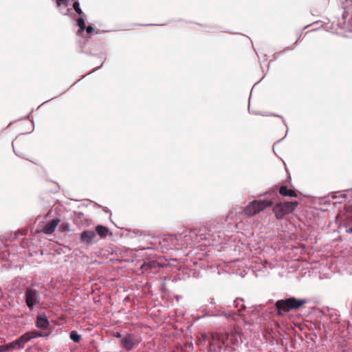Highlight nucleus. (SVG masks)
<instances>
[{
  "label": "nucleus",
  "instance_id": "f257e3e1",
  "mask_svg": "<svg viewBox=\"0 0 352 352\" xmlns=\"http://www.w3.org/2000/svg\"><path fill=\"white\" fill-rule=\"evenodd\" d=\"M211 336L212 341L219 342L224 345L226 349L230 348L232 351L236 350L235 346H239L241 339V333L236 329L230 333H213Z\"/></svg>",
  "mask_w": 352,
  "mask_h": 352
},
{
  "label": "nucleus",
  "instance_id": "f03ea898",
  "mask_svg": "<svg viewBox=\"0 0 352 352\" xmlns=\"http://www.w3.org/2000/svg\"><path fill=\"white\" fill-rule=\"evenodd\" d=\"M43 334L36 331H29L22 335L17 340L7 344L1 345V352L11 351L23 348L25 344L32 338L42 336Z\"/></svg>",
  "mask_w": 352,
  "mask_h": 352
},
{
  "label": "nucleus",
  "instance_id": "7ed1b4c3",
  "mask_svg": "<svg viewBox=\"0 0 352 352\" xmlns=\"http://www.w3.org/2000/svg\"><path fill=\"white\" fill-rule=\"evenodd\" d=\"M305 303V300L289 298L285 300H277L275 303V307L278 310L277 314L281 316L283 312H289L292 309H298Z\"/></svg>",
  "mask_w": 352,
  "mask_h": 352
},
{
  "label": "nucleus",
  "instance_id": "20e7f679",
  "mask_svg": "<svg viewBox=\"0 0 352 352\" xmlns=\"http://www.w3.org/2000/svg\"><path fill=\"white\" fill-rule=\"evenodd\" d=\"M12 147L16 155L26 158L30 147V141L25 135L21 134L12 141Z\"/></svg>",
  "mask_w": 352,
  "mask_h": 352
},
{
  "label": "nucleus",
  "instance_id": "39448f33",
  "mask_svg": "<svg viewBox=\"0 0 352 352\" xmlns=\"http://www.w3.org/2000/svg\"><path fill=\"white\" fill-rule=\"evenodd\" d=\"M298 202L285 201L278 203L273 207V212L278 219H282L286 214L292 213L298 206Z\"/></svg>",
  "mask_w": 352,
  "mask_h": 352
},
{
  "label": "nucleus",
  "instance_id": "423d86ee",
  "mask_svg": "<svg viewBox=\"0 0 352 352\" xmlns=\"http://www.w3.org/2000/svg\"><path fill=\"white\" fill-rule=\"evenodd\" d=\"M271 200H255L250 202L244 209L243 212L247 216H253L272 206Z\"/></svg>",
  "mask_w": 352,
  "mask_h": 352
},
{
  "label": "nucleus",
  "instance_id": "0eeeda50",
  "mask_svg": "<svg viewBox=\"0 0 352 352\" xmlns=\"http://www.w3.org/2000/svg\"><path fill=\"white\" fill-rule=\"evenodd\" d=\"M25 300L27 306L30 310H32L33 307L39 304L40 296L38 291L32 287H28L25 292Z\"/></svg>",
  "mask_w": 352,
  "mask_h": 352
},
{
  "label": "nucleus",
  "instance_id": "6e6552de",
  "mask_svg": "<svg viewBox=\"0 0 352 352\" xmlns=\"http://www.w3.org/2000/svg\"><path fill=\"white\" fill-rule=\"evenodd\" d=\"M195 235V242L199 243L201 241H208L210 234L208 233V229L205 227L200 228H193L189 231V237Z\"/></svg>",
  "mask_w": 352,
  "mask_h": 352
},
{
  "label": "nucleus",
  "instance_id": "1a4fd4ad",
  "mask_svg": "<svg viewBox=\"0 0 352 352\" xmlns=\"http://www.w3.org/2000/svg\"><path fill=\"white\" fill-rule=\"evenodd\" d=\"M60 222V220L58 218L54 219L45 223L38 232L47 234H52Z\"/></svg>",
  "mask_w": 352,
  "mask_h": 352
},
{
  "label": "nucleus",
  "instance_id": "9d476101",
  "mask_svg": "<svg viewBox=\"0 0 352 352\" xmlns=\"http://www.w3.org/2000/svg\"><path fill=\"white\" fill-rule=\"evenodd\" d=\"M96 236V234L94 230H85L80 234V240L84 243L90 245Z\"/></svg>",
  "mask_w": 352,
  "mask_h": 352
},
{
  "label": "nucleus",
  "instance_id": "9b49d317",
  "mask_svg": "<svg viewBox=\"0 0 352 352\" xmlns=\"http://www.w3.org/2000/svg\"><path fill=\"white\" fill-rule=\"evenodd\" d=\"M177 241L178 239L174 235L166 236L162 239L163 246H165L167 249L177 248Z\"/></svg>",
  "mask_w": 352,
  "mask_h": 352
},
{
  "label": "nucleus",
  "instance_id": "f8f14e48",
  "mask_svg": "<svg viewBox=\"0 0 352 352\" xmlns=\"http://www.w3.org/2000/svg\"><path fill=\"white\" fill-rule=\"evenodd\" d=\"M36 325L40 329H47L49 326V321L45 314H39L36 318Z\"/></svg>",
  "mask_w": 352,
  "mask_h": 352
},
{
  "label": "nucleus",
  "instance_id": "ddd939ff",
  "mask_svg": "<svg viewBox=\"0 0 352 352\" xmlns=\"http://www.w3.org/2000/svg\"><path fill=\"white\" fill-rule=\"evenodd\" d=\"M177 241V248L179 247H183L184 245H188L189 243L188 239H185L184 241H183V239H186L187 236H189V232H184L179 234L174 235Z\"/></svg>",
  "mask_w": 352,
  "mask_h": 352
},
{
  "label": "nucleus",
  "instance_id": "4468645a",
  "mask_svg": "<svg viewBox=\"0 0 352 352\" xmlns=\"http://www.w3.org/2000/svg\"><path fill=\"white\" fill-rule=\"evenodd\" d=\"M121 344L128 351L131 350L134 346L133 337L128 335L121 340Z\"/></svg>",
  "mask_w": 352,
  "mask_h": 352
},
{
  "label": "nucleus",
  "instance_id": "2eb2a0df",
  "mask_svg": "<svg viewBox=\"0 0 352 352\" xmlns=\"http://www.w3.org/2000/svg\"><path fill=\"white\" fill-rule=\"evenodd\" d=\"M279 193L284 197H297L296 192L292 189H288L285 186H281L279 188Z\"/></svg>",
  "mask_w": 352,
  "mask_h": 352
},
{
  "label": "nucleus",
  "instance_id": "dca6fc26",
  "mask_svg": "<svg viewBox=\"0 0 352 352\" xmlns=\"http://www.w3.org/2000/svg\"><path fill=\"white\" fill-rule=\"evenodd\" d=\"M96 231L101 237H105L109 230L107 227L99 225L96 226Z\"/></svg>",
  "mask_w": 352,
  "mask_h": 352
},
{
  "label": "nucleus",
  "instance_id": "f3484780",
  "mask_svg": "<svg viewBox=\"0 0 352 352\" xmlns=\"http://www.w3.org/2000/svg\"><path fill=\"white\" fill-rule=\"evenodd\" d=\"M346 212L347 214L345 218L346 223L349 225L352 224V206L346 208Z\"/></svg>",
  "mask_w": 352,
  "mask_h": 352
},
{
  "label": "nucleus",
  "instance_id": "a211bd4d",
  "mask_svg": "<svg viewBox=\"0 0 352 352\" xmlns=\"http://www.w3.org/2000/svg\"><path fill=\"white\" fill-rule=\"evenodd\" d=\"M156 266H157V263L155 261H149L148 263H144L142 265L141 267L143 270L146 271L153 267H155Z\"/></svg>",
  "mask_w": 352,
  "mask_h": 352
},
{
  "label": "nucleus",
  "instance_id": "6ab92c4d",
  "mask_svg": "<svg viewBox=\"0 0 352 352\" xmlns=\"http://www.w3.org/2000/svg\"><path fill=\"white\" fill-rule=\"evenodd\" d=\"M77 24L79 27V30L78 32V34H80V33L82 32L86 28L85 22L84 19L82 17L79 18L77 20Z\"/></svg>",
  "mask_w": 352,
  "mask_h": 352
},
{
  "label": "nucleus",
  "instance_id": "aec40b11",
  "mask_svg": "<svg viewBox=\"0 0 352 352\" xmlns=\"http://www.w3.org/2000/svg\"><path fill=\"white\" fill-rule=\"evenodd\" d=\"M69 337L74 342L76 343L79 342L81 339V336L78 334L75 331L70 333Z\"/></svg>",
  "mask_w": 352,
  "mask_h": 352
},
{
  "label": "nucleus",
  "instance_id": "412c9836",
  "mask_svg": "<svg viewBox=\"0 0 352 352\" xmlns=\"http://www.w3.org/2000/svg\"><path fill=\"white\" fill-rule=\"evenodd\" d=\"M61 232H69L70 230V225L68 223H63L59 227Z\"/></svg>",
  "mask_w": 352,
  "mask_h": 352
},
{
  "label": "nucleus",
  "instance_id": "4be33fe9",
  "mask_svg": "<svg viewBox=\"0 0 352 352\" xmlns=\"http://www.w3.org/2000/svg\"><path fill=\"white\" fill-rule=\"evenodd\" d=\"M241 302H243V299L236 298L234 302V306L236 307H240V308H239V311H241V309H243L245 308V305L243 303H241V305H240Z\"/></svg>",
  "mask_w": 352,
  "mask_h": 352
},
{
  "label": "nucleus",
  "instance_id": "5701e85b",
  "mask_svg": "<svg viewBox=\"0 0 352 352\" xmlns=\"http://www.w3.org/2000/svg\"><path fill=\"white\" fill-rule=\"evenodd\" d=\"M73 8L78 14H82V11L80 8V3L78 1H75L73 4Z\"/></svg>",
  "mask_w": 352,
  "mask_h": 352
},
{
  "label": "nucleus",
  "instance_id": "b1692460",
  "mask_svg": "<svg viewBox=\"0 0 352 352\" xmlns=\"http://www.w3.org/2000/svg\"><path fill=\"white\" fill-rule=\"evenodd\" d=\"M186 239H188L189 240V243L188 244H190V243H196L195 242V235H192V236L191 237H189V236H187L186 238ZM185 241V239H183V241Z\"/></svg>",
  "mask_w": 352,
  "mask_h": 352
},
{
  "label": "nucleus",
  "instance_id": "393cba45",
  "mask_svg": "<svg viewBox=\"0 0 352 352\" xmlns=\"http://www.w3.org/2000/svg\"><path fill=\"white\" fill-rule=\"evenodd\" d=\"M85 30L88 34H91L94 31V28L91 25L86 27Z\"/></svg>",
  "mask_w": 352,
  "mask_h": 352
},
{
  "label": "nucleus",
  "instance_id": "a878e982",
  "mask_svg": "<svg viewBox=\"0 0 352 352\" xmlns=\"http://www.w3.org/2000/svg\"><path fill=\"white\" fill-rule=\"evenodd\" d=\"M65 0H56V3L58 6H60L61 4V2L65 1Z\"/></svg>",
  "mask_w": 352,
  "mask_h": 352
},
{
  "label": "nucleus",
  "instance_id": "bb28decb",
  "mask_svg": "<svg viewBox=\"0 0 352 352\" xmlns=\"http://www.w3.org/2000/svg\"><path fill=\"white\" fill-rule=\"evenodd\" d=\"M115 336H116V338H120V337H121V334H120V333H116V335H115Z\"/></svg>",
  "mask_w": 352,
  "mask_h": 352
},
{
  "label": "nucleus",
  "instance_id": "cd10ccee",
  "mask_svg": "<svg viewBox=\"0 0 352 352\" xmlns=\"http://www.w3.org/2000/svg\"><path fill=\"white\" fill-rule=\"evenodd\" d=\"M351 231L352 232V228H351Z\"/></svg>",
  "mask_w": 352,
  "mask_h": 352
}]
</instances>
